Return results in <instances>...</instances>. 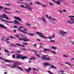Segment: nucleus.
Here are the masks:
<instances>
[{"label":"nucleus","mask_w":74,"mask_h":74,"mask_svg":"<svg viewBox=\"0 0 74 74\" xmlns=\"http://www.w3.org/2000/svg\"><path fill=\"white\" fill-rule=\"evenodd\" d=\"M22 63L18 62H14V63L13 64V66H10V67L12 68H15V67H17L18 68V69L20 70H21V71H23V70L22 69V68L20 67L19 66H16V65H22Z\"/></svg>","instance_id":"1"},{"label":"nucleus","mask_w":74,"mask_h":74,"mask_svg":"<svg viewBox=\"0 0 74 74\" xmlns=\"http://www.w3.org/2000/svg\"><path fill=\"white\" fill-rule=\"evenodd\" d=\"M16 58L17 59H21L23 60H24L25 59H27V57L26 56H23L21 54L17 53L16 54Z\"/></svg>","instance_id":"2"},{"label":"nucleus","mask_w":74,"mask_h":74,"mask_svg":"<svg viewBox=\"0 0 74 74\" xmlns=\"http://www.w3.org/2000/svg\"><path fill=\"white\" fill-rule=\"evenodd\" d=\"M48 56L47 55H42V57L41 58V59H42V60H51V59H50V58L49 57H47V56Z\"/></svg>","instance_id":"3"},{"label":"nucleus","mask_w":74,"mask_h":74,"mask_svg":"<svg viewBox=\"0 0 74 74\" xmlns=\"http://www.w3.org/2000/svg\"><path fill=\"white\" fill-rule=\"evenodd\" d=\"M45 66H51H51H50V68H53V69H56V67L54 66V65L53 64H49L48 63H45L44 64Z\"/></svg>","instance_id":"4"},{"label":"nucleus","mask_w":74,"mask_h":74,"mask_svg":"<svg viewBox=\"0 0 74 74\" xmlns=\"http://www.w3.org/2000/svg\"><path fill=\"white\" fill-rule=\"evenodd\" d=\"M36 34H40L39 35V37H42V38H45V39H47V38L46 37L44 36H43V34L39 32H36Z\"/></svg>","instance_id":"5"},{"label":"nucleus","mask_w":74,"mask_h":74,"mask_svg":"<svg viewBox=\"0 0 74 74\" xmlns=\"http://www.w3.org/2000/svg\"><path fill=\"white\" fill-rule=\"evenodd\" d=\"M24 4H25L26 6H27V7H28L27 10H29L30 11H32V10H33V8L32 7H30V5L26 3H24Z\"/></svg>","instance_id":"6"},{"label":"nucleus","mask_w":74,"mask_h":74,"mask_svg":"<svg viewBox=\"0 0 74 74\" xmlns=\"http://www.w3.org/2000/svg\"><path fill=\"white\" fill-rule=\"evenodd\" d=\"M59 34L61 35H62V36H64V34H68V33L63 31V30H61L59 32Z\"/></svg>","instance_id":"7"},{"label":"nucleus","mask_w":74,"mask_h":74,"mask_svg":"<svg viewBox=\"0 0 74 74\" xmlns=\"http://www.w3.org/2000/svg\"><path fill=\"white\" fill-rule=\"evenodd\" d=\"M2 17H2V18H5L6 19H7V20H8L9 19V18L7 16L4 14H3Z\"/></svg>","instance_id":"8"},{"label":"nucleus","mask_w":74,"mask_h":74,"mask_svg":"<svg viewBox=\"0 0 74 74\" xmlns=\"http://www.w3.org/2000/svg\"><path fill=\"white\" fill-rule=\"evenodd\" d=\"M36 4H39V5H41L42 7H47V5H44L42 4H41V3H40L39 2H36Z\"/></svg>","instance_id":"9"},{"label":"nucleus","mask_w":74,"mask_h":74,"mask_svg":"<svg viewBox=\"0 0 74 74\" xmlns=\"http://www.w3.org/2000/svg\"><path fill=\"white\" fill-rule=\"evenodd\" d=\"M36 4H39V5H41L42 7H47V5H44L42 4H41V3H40L39 2H36Z\"/></svg>","instance_id":"10"},{"label":"nucleus","mask_w":74,"mask_h":74,"mask_svg":"<svg viewBox=\"0 0 74 74\" xmlns=\"http://www.w3.org/2000/svg\"><path fill=\"white\" fill-rule=\"evenodd\" d=\"M14 18L15 19H16V20H18V21H19L20 22H22V20H21V19L19 17H16V16H14Z\"/></svg>","instance_id":"11"},{"label":"nucleus","mask_w":74,"mask_h":74,"mask_svg":"<svg viewBox=\"0 0 74 74\" xmlns=\"http://www.w3.org/2000/svg\"><path fill=\"white\" fill-rule=\"evenodd\" d=\"M52 1H53V2L56 3L57 4H58L59 5H60V2L59 1H56L55 0H52Z\"/></svg>","instance_id":"12"},{"label":"nucleus","mask_w":74,"mask_h":74,"mask_svg":"<svg viewBox=\"0 0 74 74\" xmlns=\"http://www.w3.org/2000/svg\"><path fill=\"white\" fill-rule=\"evenodd\" d=\"M1 21H3V22H7V23H12V22L11 21H8L6 20H1Z\"/></svg>","instance_id":"13"},{"label":"nucleus","mask_w":74,"mask_h":74,"mask_svg":"<svg viewBox=\"0 0 74 74\" xmlns=\"http://www.w3.org/2000/svg\"><path fill=\"white\" fill-rule=\"evenodd\" d=\"M17 29L18 30H19V31H20V32H22L24 34H27V32H26L20 29Z\"/></svg>","instance_id":"14"},{"label":"nucleus","mask_w":74,"mask_h":74,"mask_svg":"<svg viewBox=\"0 0 74 74\" xmlns=\"http://www.w3.org/2000/svg\"><path fill=\"white\" fill-rule=\"evenodd\" d=\"M0 27H1V28H4V29H7V28L4 25L1 24H0Z\"/></svg>","instance_id":"15"},{"label":"nucleus","mask_w":74,"mask_h":74,"mask_svg":"<svg viewBox=\"0 0 74 74\" xmlns=\"http://www.w3.org/2000/svg\"><path fill=\"white\" fill-rule=\"evenodd\" d=\"M48 19H50V20H52V21H56V19L54 18H52V16H49L48 17Z\"/></svg>","instance_id":"16"},{"label":"nucleus","mask_w":74,"mask_h":74,"mask_svg":"<svg viewBox=\"0 0 74 74\" xmlns=\"http://www.w3.org/2000/svg\"><path fill=\"white\" fill-rule=\"evenodd\" d=\"M18 39L20 40H23L24 42H25L26 41H30V39H24L22 38H19Z\"/></svg>","instance_id":"17"},{"label":"nucleus","mask_w":74,"mask_h":74,"mask_svg":"<svg viewBox=\"0 0 74 74\" xmlns=\"http://www.w3.org/2000/svg\"><path fill=\"white\" fill-rule=\"evenodd\" d=\"M4 60V62H10V63H12L13 62L12 61H10L9 60Z\"/></svg>","instance_id":"18"},{"label":"nucleus","mask_w":74,"mask_h":74,"mask_svg":"<svg viewBox=\"0 0 74 74\" xmlns=\"http://www.w3.org/2000/svg\"><path fill=\"white\" fill-rule=\"evenodd\" d=\"M14 22L15 24H16V25H20V23H19V22L16 20H14Z\"/></svg>","instance_id":"19"},{"label":"nucleus","mask_w":74,"mask_h":74,"mask_svg":"<svg viewBox=\"0 0 74 74\" xmlns=\"http://www.w3.org/2000/svg\"><path fill=\"white\" fill-rule=\"evenodd\" d=\"M16 45H18V46H19V47H25V46L23 45H20L19 43H16Z\"/></svg>","instance_id":"20"},{"label":"nucleus","mask_w":74,"mask_h":74,"mask_svg":"<svg viewBox=\"0 0 74 74\" xmlns=\"http://www.w3.org/2000/svg\"><path fill=\"white\" fill-rule=\"evenodd\" d=\"M68 23H70L71 24H73V23H74V20L71 22L70 21H68Z\"/></svg>","instance_id":"21"},{"label":"nucleus","mask_w":74,"mask_h":74,"mask_svg":"<svg viewBox=\"0 0 74 74\" xmlns=\"http://www.w3.org/2000/svg\"><path fill=\"white\" fill-rule=\"evenodd\" d=\"M39 19H41V20H42L43 21V22H45V19L44 17V16H42V18H40Z\"/></svg>","instance_id":"22"},{"label":"nucleus","mask_w":74,"mask_h":74,"mask_svg":"<svg viewBox=\"0 0 74 74\" xmlns=\"http://www.w3.org/2000/svg\"><path fill=\"white\" fill-rule=\"evenodd\" d=\"M51 48V49H53V50H55V49H57L56 47L53 46H52Z\"/></svg>","instance_id":"23"},{"label":"nucleus","mask_w":74,"mask_h":74,"mask_svg":"<svg viewBox=\"0 0 74 74\" xmlns=\"http://www.w3.org/2000/svg\"><path fill=\"white\" fill-rule=\"evenodd\" d=\"M31 58H29V60H35V59H36L35 58L33 57H31Z\"/></svg>","instance_id":"24"},{"label":"nucleus","mask_w":74,"mask_h":74,"mask_svg":"<svg viewBox=\"0 0 74 74\" xmlns=\"http://www.w3.org/2000/svg\"><path fill=\"white\" fill-rule=\"evenodd\" d=\"M4 11L6 14H12L11 12H9L7 11H5V10H3Z\"/></svg>","instance_id":"25"},{"label":"nucleus","mask_w":74,"mask_h":74,"mask_svg":"<svg viewBox=\"0 0 74 74\" xmlns=\"http://www.w3.org/2000/svg\"><path fill=\"white\" fill-rule=\"evenodd\" d=\"M44 51H51L50 49H43Z\"/></svg>","instance_id":"26"},{"label":"nucleus","mask_w":74,"mask_h":74,"mask_svg":"<svg viewBox=\"0 0 74 74\" xmlns=\"http://www.w3.org/2000/svg\"><path fill=\"white\" fill-rule=\"evenodd\" d=\"M35 55H36V56H38V58H40V57H41V56L40 55V54H37L36 53H35Z\"/></svg>","instance_id":"27"},{"label":"nucleus","mask_w":74,"mask_h":74,"mask_svg":"<svg viewBox=\"0 0 74 74\" xmlns=\"http://www.w3.org/2000/svg\"><path fill=\"white\" fill-rule=\"evenodd\" d=\"M5 5H6V6H11V5L9 3H5Z\"/></svg>","instance_id":"28"},{"label":"nucleus","mask_w":74,"mask_h":74,"mask_svg":"<svg viewBox=\"0 0 74 74\" xmlns=\"http://www.w3.org/2000/svg\"><path fill=\"white\" fill-rule=\"evenodd\" d=\"M10 46H11V47H16V46L15 45L12 44H10Z\"/></svg>","instance_id":"29"},{"label":"nucleus","mask_w":74,"mask_h":74,"mask_svg":"<svg viewBox=\"0 0 74 74\" xmlns=\"http://www.w3.org/2000/svg\"><path fill=\"white\" fill-rule=\"evenodd\" d=\"M51 52L52 53H53V54H54V55H55V54H56V52H55V51H52Z\"/></svg>","instance_id":"30"},{"label":"nucleus","mask_w":74,"mask_h":74,"mask_svg":"<svg viewBox=\"0 0 74 74\" xmlns=\"http://www.w3.org/2000/svg\"><path fill=\"white\" fill-rule=\"evenodd\" d=\"M47 38H49L50 40H52V38L51 36H50V37H48Z\"/></svg>","instance_id":"31"},{"label":"nucleus","mask_w":74,"mask_h":74,"mask_svg":"<svg viewBox=\"0 0 74 74\" xmlns=\"http://www.w3.org/2000/svg\"><path fill=\"white\" fill-rule=\"evenodd\" d=\"M12 58H15V56L14 54H12Z\"/></svg>","instance_id":"32"},{"label":"nucleus","mask_w":74,"mask_h":74,"mask_svg":"<svg viewBox=\"0 0 74 74\" xmlns=\"http://www.w3.org/2000/svg\"><path fill=\"white\" fill-rule=\"evenodd\" d=\"M5 42H6V43L7 44H10V42L7 40H5Z\"/></svg>","instance_id":"33"},{"label":"nucleus","mask_w":74,"mask_h":74,"mask_svg":"<svg viewBox=\"0 0 74 74\" xmlns=\"http://www.w3.org/2000/svg\"><path fill=\"white\" fill-rule=\"evenodd\" d=\"M14 28L15 29H16L18 28V26H17V25H15L14 26Z\"/></svg>","instance_id":"34"},{"label":"nucleus","mask_w":74,"mask_h":74,"mask_svg":"<svg viewBox=\"0 0 74 74\" xmlns=\"http://www.w3.org/2000/svg\"><path fill=\"white\" fill-rule=\"evenodd\" d=\"M35 35V34H31L30 36H34Z\"/></svg>","instance_id":"35"},{"label":"nucleus","mask_w":74,"mask_h":74,"mask_svg":"<svg viewBox=\"0 0 74 74\" xmlns=\"http://www.w3.org/2000/svg\"><path fill=\"white\" fill-rule=\"evenodd\" d=\"M49 4L50 5H53V3H51V2H49Z\"/></svg>","instance_id":"36"},{"label":"nucleus","mask_w":74,"mask_h":74,"mask_svg":"<svg viewBox=\"0 0 74 74\" xmlns=\"http://www.w3.org/2000/svg\"><path fill=\"white\" fill-rule=\"evenodd\" d=\"M65 64H68L69 66H71V64L68 62H65Z\"/></svg>","instance_id":"37"},{"label":"nucleus","mask_w":74,"mask_h":74,"mask_svg":"<svg viewBox=\"0 0 74 74\" xmlns=\"http://www.w3.org/2000/svg\"><path fill=\"white\" fill-rule=\"evenodd\" d=\"M26 25L27 26H31V25H30V24L28 23H27Z\"/></svg>","instance_id":"38"},{"label":"nucleus","mask_w":74,"mask_h":74,"mask_svg":"<svg viewBox=\"0 0 74 74\" xmlns=\"http://www.w3.org/2000/svg\"><path fill=\"white\" fill-rule=\"evenodd\" d=\"M51 37L52 38H54L55 37V34H53Z\"/></svg>","instance_id":"39"},{"label":"nucleus","mask_w":74,"mask_h":74,"mask_svg":"<svg viewBox=\"0 0 74 74\" xmlns=\"http://www.w3.org/2000/svg\"><path fill=\"white\" fill-rule=\"evenodd\" d=\"M15 37H17L18 38H19V37H19V35H15Z\"/></svg>","instance_id":"40"},{"label":"nucleus","mask_w":74,"mask_h":74,"mask_svg":"<svg viewBox=\"0 0 74 74\" xmlns=\"http://www.w3.org/2000/svg\"><path fill=\"white\" fill-rule=\"evenodd\" d=\"M2 9H3V7L0 6V10H1Z\"/></svg>","instance_id":"41"},{"label":"nucleus","mask_w":74,"mask_h":74,"mask_svg":"<svg viewBox=\"0 0 74 74\" xmlns=\"http://www.w3.org/2000/svg\"><path fill=\"white\" fill-rule=\"evenodd\" d=\"M69 18H74V16H69Z\"/></svg>","instance_id":"42"},{"label":"nucleus","mask_w":74,"mask_h":74,"mask_svg":"<svg viewBox=\"0 0 74 74\" xmlns=\"http://www.w3.org/2000/svg\"><path fill=\"white\" fill-rule=\"evenodd\" d=\"M19 29H22V28H23V29H24V27H22V26H20L19 27Z\"/></svg>","instance_id":"43"},{"label":"nucleus","mask_w":74,"mask_h":74,"mask_svg":"<svg viewBox=\"0 0 74 74\" xmlns=\"http://www.w3.org/2000/svg\"><path fill=\"white\" fill-rule=\"evenodd\" d=\"M59 72H61V73H64V71H59Z\"/></svg>","instance_id":"44"},{"label":"nucleus","mask_w":74,"mask_h":74,"mask_svg":"<svg viewBox=\"0 0 74 74\" xmlns=\"http://www.w3.org/2000/svg\"><path fill=\"white\" fill-rule=\"evenodd\" d=\"M50 42H55V41L54 40H51L49 41Z\"/></svg>","instance_id":"45"},{"label":"nucleus","mask_w":74,"mask_h":74,"mask_svg":"<svg viewBox=\"0 0 74 74\" xmlns=\"http://www.w3.org/2000/svg\"><path fill=\"white\" fill-rule=\"evenodd\" d=\"M28 71H30V70H32V69L30 68H28Z\"/></svg>","instance_id":"46"},{"label":"nucleus","mask_w":74,"mask_h":74,"mask_svg":"<svg viewBox=\"0 0 74 74\" xmlns=\"http://www.w3.org/2000/svg\"><path fill=\"white\" fill-rule=\"evenodd\" d=\"M63 56H64V57H66V58H68V56L66 55H63Z\"/></svg>","instance_id":"47"},{"label":"nucleus","mask_w":74,"mask_h":74,"mask_svg":"<svg viewBox=\"0 0 74 74\" xmlns=\"http://www.w3.org/2000/svg\"><path fill=\"white\" fill-rule=\"evenodd\" d=\"M25 71H26L27 72H28V73H29V70L26 69H25Z\"/></svg>","instance_id":"48"},{"label":"nucleus","mask_w":74,"mask_h":74,"mask_svg":"<svg viewBox=\"0 0 74 74\" xmlns=\"http://www.w3.org/2000/svg\"><path fill=\"white\" fill-rule=\"evenodd\" d=\"M28 7L27 6H24V8H27V9H28Z\"/></svg>","instance_id":"49"},{"label":"nucleus","mask_w":74,"mask_h":74,"mask_svg":"<svg viewBox=\"0 0 74 74\" xmlns=\"http://www.w3.org/2000/svg\"><path fill=\"white\" fill-rule=\"evenodd\" d=\"M0 59H1V60H4V58H2L1 56H0Z\"/></svg>","instance_id":"50"},{"label":"nucleus","mask_w":74,"mask_h":74,"mask_svg":"<svg viewBox=\"0 0 74 74\" xmlns=\"http://www.w3.org/2000/svg\"><path fill=\"white\" fill-rule=\"evenodd\" d=\"M37 44H34V46L35 47H37Z\"/></svg>","instance_id":"51"},{"label":"nucleus","mask_w":74,"mask_h":74,"mask_svg":"<svg viewBox=\"0 0 74 74\" xmlns=\"http://www.w3.org/2000/svg\"><path fill=\"white\" fill-rule=\"evenodd\" d=\"M4 9H5V10H11L10 9H7L6 8H5Z\"/></svg>","instance_id":"52"},{"label":"nucleus","mask_w":74,"mask_h":74,"mask_svg":"<svg viewBox=\"0 0 74 74\" xmlns=\"http://www.w3.org/2000/svg\"><path fill=\"white\" fill-rule=\"evenodd\" d=\"M23 45H27V43H23Z\"/></svg>","instance_id":"53"},{"label":"nucleus","mask_w":74,"mask_h":74,"mask_svg":"<svg viewBox=\"0 0 74 74\" xmlns=\"http://www.w3.org/2000/svg\"><path fill=\"white\" fill-rule=\"evenodd\" d=\"M15 12H17V13H19V12H20L19 11H15Z\"/></svg>","instance_id":"54"},{"label":"nucleus","mask_w":74,"mask_h":74,"mask_svg":"<svg viewBox=\"0 0 74 74\" xmlns=\"http://www.w3.org/2000/svg\"><path fill=\"white\" fill-rule=\"evenodd\" d=\"M5 52H7V53H9V52L7 50H5Z\"/></svg>","instance_id":"55"},{"label":"nucleus","mask_w":74,"mask_h":74,"mask_svg":"<svg viewBox=\"0 0 74 74\" xmlns=\"http://www.w3.org/2000/svg\"><path fill=\"white\" fill-rule=\"evenodd\" d=\"M21 8H23V7L24 8V5H21Z\"/></svg>","instance_id":"56"},{"label":"nucleus","mask_w":74,"mask_h":74,"mask_svg":"<svg viewBox=\"0 0 74 74\" xmlns=\"http://www.w3.org/2000/svg\"><path fill=\"white\" fill-rule=\"evenodd\" d=\"M23 30H24L25 31H27V29H25V28H24V29H23Z\"/></svg>","instance_id":"57"},{"label":"nucleus","mask_w":74,"mask_h":74,"mask_svg":"<svg viewBox=\"0 0 74 74\" xmlns=\"http://www.w3.org/2000/svg\"><path fill=\"white\" fill-rule=\"evenodd\" d=\"M14 33H16V29H14Z\"/></svg>","instance_id":"58"},{"label":"nucleus","mask_w":74,"mask_h":74,"mask_svg":"<svg viewBox=\"0 0 74 74\" xmlns=\"http://www.w3.org/2000/svg\"><path fill=\"white\" fill-rule=\"evenodd\" d=\"M63 12H66V10L64 9L63 10Z\"/></svg>","instance_id":"59"},{"label":"nucleus","mask_w":74,"mask_h":74,"mask_svg":"<svg viewBox=\"0 0 74 74\" xmlns=\"http://www.w3.org/2000/svg\"><path fill=\"white\" fill-rule=\"evenodd\" d=\"M46 16L47 18H48V15L46 14Z\"/></svg>","instance_id":"60"},{"label":"nucleus","mask_w":74,"mask_h":74,"mask_svg":"<svg viewBox=\"0 0 74 74\" xmlns=\"http://www.w3.org/2000/svg\"><path fill=\"white\" fill-rule=\"evenodd\" d=\"M17 53H21V51H16Z\"/></svg>","instance_id":"61"},{"label":"nucleus","mask_w":74,"mask_h":74,"mask_svg":"<svg viewBox=\"0 0 74 74\" xmlns=\"http://www.w3.org/2000/svg\"><path fill=\"white\" fill-rule=\"evenodd\" d=\"M29 4H30V5H33V3H32V2H29Z\"/></svg>","instance_id":"62"},{"label":"nucleus","mask_w":74,"mask_h":74,"mask_svg":"<svg viewBox=\"0 0 74 74\" xmlns=\"http://www.w3.org/2000/svg\"><path fill=\"white\" fill-rule=\"evenodd\" d=\"M70 20H71V21H73V20H74V19L73 18H71L70 19Z\"/></svg>","instance_id":"63"},{"label":"nucleus","mask_w":74,"mask_h":74,"mask_svg":"<svg viewBox=\"0 0 74 74\" xmlns=\"http://www.w3.org/2000/svg\"><path fill=\"white\" fill-rule=\"evenodd\" d=\"M7 74V71H6L5 72L4 74Z\"/></svg>","instance_id":"64"}]
</instances>
